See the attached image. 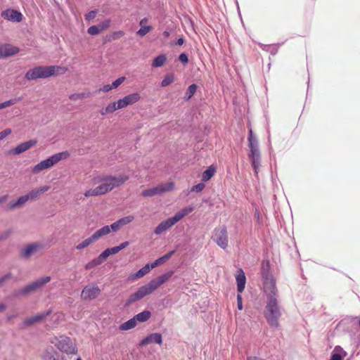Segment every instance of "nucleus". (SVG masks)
<instances>
[{"label": "nucleus", "mask_w": 360, "mask_h": 360, "mask_svg": "<svg viewBox=\"0 0 360 360\" xmlns=\"http://www.w3.org/2000/svg\"><path fill=\"white\" fill-rule=\"evenodd\" d=\"M101 30L99 29L98 26L93 25L88 28L87 32L90 35H97L100 33Z\"/></svg>", "instance_id": "nucleus-43"}, {"label": "nucleus", "mask_w": 360, "mask_h": 360, "mask_svg": "<svg viewBox=\"0 0 360 360\" xmlns=\"http://www.w3.org/2000/svg\"><path fill=\"white\" fill-rule=\"evenodd\" d=\"M125 77H119L111 84V86L112 87L113 89H115L118 86H120L125 81Z\"/></svg>", "instance_id": "nucleus-44"}, {"label": "nucleus", "mask_w": 360, "mask_h": 360, "mask_svg": "<svg viewBox=\"0 0 360 360\" xmlns=\"http://www.w3.org/2000/svg\"><path fill=\"white\" fill-rule=\"evenodd\" d=\"M173 272L169 271L162 274L161 276L151 280L148 283L140 287L134 293L131 294L126 301V305H130L132 303L139 301L151 294L157 290L163 283L167 281L172 276Z\"/></svg>", "instance_id": "nucleus-2"}, {"label": "nucleus", "mask_w": 360, "mask_h": 360, "mask_svg": "<svg viewBox=\"0 0 360 360\" xmlns=\"http://www.w3.org/2000/svg\"><path fill=\"white\" fill-rule=\"evenodd\" d=\"M49 189H50V186H43L37 188V190L38 191L39 195H40V194H42V193H44L45 192L48 191Z\"/></svg>", "instance_id": "nucleus-57"}, {"label": "nucleus", "mask_w": 360, "mask_h": 360, "mask_svg": "<svg viewBox=\"0 0 360 360\" xmlns=\"http://www.w3.org/2000/svg\"><path fill=\"white\" fill-rule=\"evenodd\" d=\"M124 35V32L122 30L113 32L110 35V40H117L120 39Z\"/></svg>", "instance_id": "nucleus-42"}, {"label": "nucleus", "mask_w": 360, "mask_h": 360, "mask_svg": "<svg viewBox=\"0 0 360 360\" xmlns=\"http://www.w3.org/2000/svg\"><path fill=\"white\" fill-rule=\"evenodd\" d=\"M236 280L237 283V290L239 293H241L244 290L246 283L245 275L241 269L238 270Z\"/></svg>", "instance_id": "nucleus-19"}, {"label": "nucleus", "mask_w": 360, "mask_h": 360, "mask_svg": "<svg viewBox=\"0 0 360 360\" xmlns=\"http://www.w3.org/2000/svg\"><path fill=\"white\" fill-rule=\"evenodd\" d=\"M128 105H133L141 99V96L139 93H133L123 97Z\"/></svg>", "instance_id": "nucleus-25"}, {"label": "nucleus", "mask_w": 360, "mask_h": 360, "mask_svg": "<svg viewBox=\"0 0 360 360\" xmlns=\"http://www.w3.org/2000/svg\"><path fill=\"white\" fill-rule=\"evenodd\" d=\"M167 61V58L165 55L162 54L154 58L152 66L153 68H159L165 65Z\"/></svg>", "instance_id": "nucleus-35"}, {"label": "nucleus", "mask_w": 360, "mask_h": 360, "mask_svg": "<svg viewBox=\"0 0 360 360\" xmlns=\"http://www.w3.org/2000/svg\"><path fill=\"white\" fill-rule=\"evenodd\" d=\"M19 52V49L11 44L0 46V58H6L15 55Z\"/></svg>", "instance_id": "nucleus-15"}, {"label": "nucleus", "mask_w": 360, "mask_h": 360, "mask_svg": "<svg viewBox=\"0 0 360 360\" xmlns=\"http://www.w3.org/2000/svg\"><path fill=\"white\" fill-rule=\"evenodd\" d=\"M174 81V77L172 74L167 75L161 82V86L166 87L173 83Z\"/></svg>", "instance_id": "nucleus-38"}, {"label": "nucleus", "mask_w": 360, "mask_h": 360, "mask_svg": "<svg viewBox=\"0 0 360 360\" xmlns=\"http://www.w3.org/2000/svg\"><path fill=\"white\" fill-rule=\"evenodd\" d=\"M70 153L68 151H63L50 156L47 159L40 161L32 168V173L38 174L41 171L49 169L56 165L61 160L68 159Z\"/></svg>", "instance_id": "nucleus-5"}, {"label": "nucleus", "mask_w": 360, "mask_h": 360, "mask_svg": "<svg viewBox=\"0 0 360 360\" xmlns=\"http://www.w3.org/2000/svg\"><path fill=\"white\" fill-rule=\"evenodd\" d=\"M11 230H7L0 235V240H5L9 237L11 233Z\"/></svg>", "instance_id": "nucleus-56"}, {"label": "nucleus", "mask_w": 360, "mask_h": 360, "mask_svg": "<svg viewBox=\"0 0 360 360\" xmlns=\"http://www.w3.org/2000/svg\"><path fill=\"white\" fill-rule=\"evenodd\" d=\"M11 276V274H8L6 276H4V277L2 278H0V285L7 279L10 278Z\"/></svg>", "instance_id": "nucleus-61"}, {"label": "nucleus", "mask_w": 360, "mask_h": 360, "mask_svg": "<svg viewBox=\"0 0 360 360\" xmlns=\"http://www.w3.org/2000/svg\"><path fill=\"white\" fill-rule=\"evenodd\" d=\"M1 17L7 20L20 22L22 20V15L20 12L14 9H6L1 12Z\"/></svg>", "instance_id": "nucleus-14"}, {"label": "nucleus", "mask_w": 360, "mask_h": 360, "mask_svg": "<svg viewBox=\"0 0 360 360\" xmlns=\"http://www.w3.org/2000/svg\"><path fill=\"white\" fill-rule=\"evenodd\" d=\"M193 207H186L183 208L182 210L177 212L174 217H170L165 221L160 222L158 226L155 228L154 233L156 235H160L162 233L166 231L172 226H173L176 223L181 220L184 217H185L188 214L191 213L193 211Z\"/></svg>", "instance_id": "nucleus-6"}, {"label": "nucleus", "mask_w": 360, "mask_h": 360, "mask_svg": "<svg viewBox=\"0 0 360 360\" xmlns=\"http://www.w3.org/2000/svg\"><path fill=\"white\" fill-rule=\"evenodd\" d=\"M216 169L213 166L209 167L205 171H204L202 174V181H209L215 174Z\"/></svg>", "instance_id": "nucleus-27"}, {"label": "nucleus", "mask_w": 360, "mask_h": 360, "mask_svg": "<svg viewBox=\"0 0 360 360\" xmlns=\"http://www.w3.org/2000/svg\"><path fill=\"white\" fill-rule=\"evenodd\" d=\"M136 323H137V322H136L135 318L134 317V318L128 320L127 321L123 323L122 324H121L120 326V329L121 330H128L135 328L136 326Z\"/></svg>", "instance_id": "nucleus-28"}, {"label": "nucleus", "mask_w": 360, "mask_h": 360, "mask_svg": "<svg viewBox=\"0 0 360 360\" xmlns=\"http://www.w3.org/2000/svg\"><path fill=\"white\" fill-rule=\"evenodd\" d=\"M252 161V165L254 168L255 173L256 175L258 174L259 172V168L261 165V157L259 155H255V156H250L249 157Z\"/></svg>", "instance_id": "nucleus-33"}, {"label": "nucleus", "mask_w": 360, "mask_h": 360, "mask_svg": "<svg viewBox=\"0 0 360 360\" xmlns=\"http://www.w3.org/2000/svg\"><path fill=\"white\" fill-rule=\"evenodd\" d=\"M141 195L143 197H153V196H155L157 195H160V193L159 191L158 186H156L155 187L150 188L143 191L141 193Z\"/></svg>", "instance_id": "nucleus-32"}, {"label": "nucleus", "mask_w": 360, "mask_h": 360, "mask_svg": "<svg viewBox=\"0 0 360 360\" xmlns=\"http://www.w3.org/2000/svg\"><path fill=\"white\" fill-rule=\"evenodd\" d=\"M264 291L267 296V300L271 297H276L277 295L276 281L271 276L265 278L264 281Z\"/></svg>", "instance_id": "nucleus-12"}, {"label": "nucleus", "mask_w": 360, "mask_h": 360, "mask_svg": "<svg viewBox=\"0 0 360 360\" xmlns=\"http://www.w3.org/2000/svg\"><path fill=\"white\" fill-rule=\"evenodd\" d=\"M95 240L93 239V237L91 236L88 238L83 240L82 242L79 243L75 248L77 250H82L87 247H89L91 244L94 243Z\"/></svg>", "instance_id": "nucleus-31"}, {"label": "nucleus", "mask_w": 360, "mask_h": 360, "mask_svg": "<svg viewBox=\"0 0 360 360\" xmlns=\"http://www.w3.org/2000/svg\"><path fill=\"white\" fill-rule=\"evenodd\" d=\"M150 264H147L141 269H139L136 274L129 276V279L134 281L140 278L143 277L145 275L148 274L150 271Z\"/></svg>", "instance_id": "nucleus-20"}, {"label": "nucleus", "mask_w": 360, "mask_h": 360, "mask_svg": "<svg viewBox=\"0 0 360 360\" xmlns=\"http://www.w3.org/2000/svg\"><path fill=\"white\" fill-rule=\"evenodd\" d=\"M151 316V313L150 311H143L141 313H139L138 314H136L134 318L136 321V322H141V323H143V322H145L146 321H148Z\"/></svg>", "instance_id": "nucleus-29"}, {"label": "nucleus", "mask_w": 360, "mask_h": 360, "mask_svg": "<svg viewBox=\"0 0 360 360\" xmlns=\"http://www.w3.org/2000/svg\"><path fill=\"white\" fill-rule=\"evenodd\" d=\"M257 139L253 136V133L252 129H250L249 130V136H248V142L255 141Z\"/></svg>", "instance_id": "nucleus-60"}, {"label": "nucleus", "mask_w": 360, "mask_h": 360, "mask_svg": "<svg viewBox=\"0 0 360 360\" xmlns=\"http://www.w3.org/2000/svg\"><path fill=\"white\" fill-rule=\"evenodd\" d=\"M56 346L63 352H65L67 354H75L77 352V347L75 342L68 337H60L59 340H58L57 343H56Z\"/></svg>", "instance_id": "nucleus-8"}, {"label": "nucleus", "mask_w": 360, "mask_h": 360, "mask_svg": "<svg viewBox=\"0 0 360 360\" xmlns=\"http://www.w3.org/2000/svg\"><path fill=\"white\" fill-rule=\"evenodd\" d=\"M184 43V39L183 37H181L179 39H178V40L176 42V44H177L179 46H181V45H183Z\"/></svg>", "instance_id": "nucleus-64"}, {"label": "nucleus", "mask_w": 360, "mask_h": 360, "mask_svg": "<svg viewBox=\"0 0 360 360\" xmlns=\"http://www.w3.org/2000/svg\"><path fill=\"white\" fill-rule=\"evenodd\" d=\"M212 238L214 241L222 249H226L229 245L227 229L225 226L214 230Z\"/></svg>", "instance_id": "nucleus-7"}, {"label": "nucleus", "mask_w": 360, "mask_h": 360, "mask_svg": "<svg viewBox=\"0 0 360 360\" xmlns=\"http://www.w3.org/2000/svg\"><path fill=\"white\" fill-rule=\"evenodd\" d=\"M204 188H205V184L202 183H200L195 186H193L191 188V191L199 193V192H201Z\"/></svg>", "instance_id": "nucleus-47"}, {"label": "nucleus", "mask_w": 360, "mask_h": 360, "mask_svg": "<svg viewBox=\"0 0 360 360\" xmlns=\"http://www.w3.org/2000/svg\"><path fill=\"white\" fill-rule=\"evenodd\" d=\"M51 281L50 276H45L43 278H41L32 283L27 285L24 288L21 289L18 291V295H26L31 292H33L37 289L41 288L42 286H44L45 284L49 283Z\"/></svg>", "instance_id": "nucleus-9"}, {"label": "nucleus", "mask_w": 360, "mask_h": 360, "mask_svg": "<svg viewBox=\"0 0 360 360\" xmlns=\"http://www.w3.org/2000/svg\"><path fill=\"white\" fill-rule=\"evenodd\" d=\"M41 245L37 243L30 244L26 246L22 252V255L23 257H27L36 252L39 248H41Z\"/></svg>", "instance_id": "nucleus-21"}, {"label": "nucleus", "mask_w": 360, "mask_h": 360, "mask_svg": "<svg viewBox=\"0 0 360 360\" xmlns=\"http://www.w3.org/2000/svg\"><path fill=\"white\" fill-rule=\"evenodd\" d=\"M344 356L340 354H333L330 360H343Z\"/></svg>", "instance_id": "nucleus-59"}, {"label": "nucleus", "mask_w": 360, "mask_h": 360, "mask_svg": "<svg viewBox=\"0 0 360 360\" xmlns=\"http://www.w3.org/2000/svg\"><path fill=\"white\" fill-rule=\"evenodd\" d=\"M51 313V310L47 311L46 312L41 313L40 314L30 317L25 320L24 325L26 326L32 325L37 322H39L43 321L46 317L49 316Z\"/></svg>", "instance_id": "nucleus-18"}, {"label": "nucleus", "mask_w": 360, "mask_h": 360, "mask_svg": "<svg viewBox=\"0 0 360 360\" xmlns=\"http://www.w3.org/2000/svg\"><path fill=\"white\" fill-rule=\"evenodd\" d=\"M116 107H117V110L122 109V108H124L127 107V105L126 101H125V100L124 99V98H121V99H119V100L116 102Z\"/></svg>", "instance_id": "nucleus-49"}, {"label": "nucleus", "mask_w": 360, "mask_h": 360, "mask_svg": "<svg viewBox=\"0 0 360 360\" xmlns=\"http://www.w3.org/2000/svg\"><path fill=\"white\" fill-rule=\"evenodd\" d=\"M20 101H21V98L18 97V98H11V99L6 101L3 103H0V110L8 108L13 105H15V103H17L18 102H19Z\"/></svg>", "instance_id": "nucleus-36"}, {"label": "nucleus", "mask_w": 360, "mask_h": 360, "mask_svg": "<svg viewBox=\"0 0 360 360\" xmlns=\"http://www.w3.org/2000/svg\"><path fill=\"white\" fill-rule=\"evenodd\" d=\"M105 262L104 259L103 258L102 255L100 254L97 257L93 259L92 260L87 262L85 265V269L86 270H90L98 265H101Z\"/></svg>", "instance_id": "nucleus-23"}, {"label": "nucleus", "mask_w": 360, "mask_h": 360, "mask_svg": "<svg viewBox=\"0 0 360 360\" xmlns=\"http://www.w3.org/2000/svg\"><path fill=\"white\" fill-rule=\"evenodd\" d=\"M89 96V94L86 93H76L69 96V99L71 101L82 100Z\"/></svg>", "instance_id": "nucleus-39"}, {"label": "nucleus", "mask_w": 360, "mask_h": 360, "mask_svg": "<svg viewBox=\"0 0 360 360\" xmlns=\"http://www.w3.org/2000/svg\"><path fill=\"white\" fill-rule=\"evenodd\" d=\"M110 233V228L109 226H104L100 229L97 230L91 236L96 241L99 240L101 237L105 236Z\"/></svg>", "instance_id": "nucleus-22"}, {"label": "nucleus", "mask_w": 360, "mask_h": 360, "mask_svg": "<svg viewBox=\"0 0 360 360\" xmlns=\"http://www.w3.org/2000/svg\"><path fill=\"white\" fill-rule=\"evenodd\" d=\"M37 141L35 139L29 140L27 141L18 144L16 147L11 149L8 151V153L13 154L15 155H19V154L29 150L30 148L34 147V146L37 145Z\"/></svg>", "instance_id": "nucleus-13"}, {"label": "nucleus", "mask_w": 360, "mask_h": 360, "mask_svg": "<svg viewBox=\"0 0 360 360\" xmlns=\"http://www.w3.org/2000/svg\"><path fill=\"white\" fill-rule=\"evenodd\" d=\"M264 315L271 327L277 328L279 326L278 320L281 316V312L276 297H271L267 300Z\"/></svg>", "instance_id": "nucleus-4"}, {"label": "nucleus", "mask_w": 360, "mask_h": 360, "mask_svg": "<svg viewBox=\"0 0 360 360\" xmlns=\"http://www.w3.org/2000/svg\"><path fill=\"white\" fill-rule=\"evenodd\" d=\"M96 15V11H91L87 14L85 15V20L87 21H90L91 20L94 19Z\"/></svg>", "instance_id": "nucleus-51"}, {"label": "nucleus", "mask_w": 360, "mask_h": 360, "mask_svg": "<svg viewBox=\"0 0 360 360\" xmlns=\"http://www.w3.org/2000/svg\"><path fill=\"white\" fill-rule=\"evenodd\" d=\"M147 22H148V18H144L141 20L139 25L141 27H143V25H146Z\"/></svg>", "instance_id": "nucleus-63"}, {"label": "nucleus", "mask_w": 360, "mask_h": 360, "mask_svg": "<svg viewBox=\"0 0 360 360\" xmlns=\"http://www.w3.org/2000/svg\"><path fill=\"white\" fill-rule=\"evenodd\" d=\"M129 179V176L122 174L118 176H105L95 179V183H100L97 187L90 188L84 193L86 198L104 195L122 185Z\"/></svg>", "instance_id": "nucleus-1"}, {"label": "nucleus", "mask_w": 360, "mask_h": 360, "mask_svg": "<svg viewBox=\"0 0 360 360\" xmlns=\"http://www.w3.org/2000/svg\"><path fill=\"white\" fill-rule=\"evenodd\" d=\"M112 87L111 86V84H105L102 88L99 89V91H102L104 93L108 92L111 90H112Z\"/></svg>", "instance_id": "nucleus-55"}, {"label": "nucleus", "mask_w": 360, "mask_h": 360, "mask_svg": "<svg viewBox=\"0 0 360 360\" xmlns=\"http://www.w3.org/2000/svg\"><path fill=\"white\" fill-rule=\"evenodd\" d=\"M39 193L37 189L32 190L30 192H29L26 196L27 197L28 200H34L39 196Z\"/></svg>", "instance_id": "nucleus-48"}, {"label": "nucleus", "mask_w": 360, "mask_h": 360, "mask_svg": "<svg viewBox=\"0 0 360 360\" xmlns=\"http://www.w3.org/2000/svg\"><path fill=\"white\" fill-rule=\"evenodd\" d=\"M117 107H116V102H112V103H110L105 108H102L101 110H100L99 112L101 115H108V114H110V113H112L114 112L115 110H117Z\"/></svg>", "instance_id": "nucleus-30"}, {"label": "nucleus", "mask_w": 360, "mask_h": 360, "mask_svg": "<svg viewBox=\"0 0 360 360\" xmlns=\"http://www.w3.org/2000/svg\"><path fill=\"white\" fill-rule=\"evenodd\" d=\"M101 294V289L97 285L85 286L81 293V297L84 300L96 299Z\"/></svg>", "instance_id": "nucleus-11"}, {"label": "nucleus", "mask_w": 360, "mask_h": 360, "mask_svg": "<svg viewBox=\"0 0 360 360\" xmlns=\"http://www.w3.org/2000/svg\"><path fill=\"white\" fill-rule=\"evenodd\" d=\"M153 342L161 345L162 343V338L161 334L155 333L148 335L140 342L139 345L144 346Z\"/></svg>", "instance_id": "nucleus-17"}, {"label": "nucleus", "mask_w": 360, "mask_h": 360, "mask_svg": "<svg viewBox=\"0 0 360 360\" xmlns=\"http://www.w3.org/2000/svg\"><path fill=\"white\" fill-rule=\"evenodd\" d=\"M67 71V68L58 65L37 66L28 70L25 77L27 80L45 79L51 76L63 75Z\"/></svg>", "instance_id": "nucleus-3"}, {"label": "nucleus", "mask_w": 360, "mask_h": 360, "mask_svg": "<svg viewBox=\"0 0 360 360\" xmlns=\"http://www.w3.org/2000/svg\"><path fill=\"white\" fill-rule=\"evenodd\" d=\"M49 189H50V186H43L37 188V190L38 191L39 195H40V194H42V193H44L45 192L48 191Z\"/></svg>", "instance_id": "nucleus-58"}, {"label": "nucleus", "mask_w": 360, "mask_h": 360, "mask_svg": "<svg viewBox=\"0 0 360 360\" xmlns=\"http://www.w3.org/2000/svg\"><path fill=\"white\" fill-rule=\"evenodd\" d=\"M158 186L159 188L160 193L162 194L173 191L174 189L175 184L174 182L169 181L165 184H159L158 185Z\"/></svg>", "instance_id": "nucleus-26"}, {"label": "nucleus", "mask_w": 360, "mask_h": 360, "mask_svg": "<svg viewBox=\"0 0 360 360\" xmlns=\"http://www.w3.org/2000/svg\"><path fill=\"white\" fill-rule=\"evenodd\" d=\"M129 243L128 241L123 242L118 246H115L112 248L105 249L103 252L101 253V255L105 261L110 255L118 253L120 250L126 248L129 245Z\"/></svg>", "instance_id": "nucleus-16"}, {"label": "nucleus", "mask_w": 360, "mask_h": 360, "mask_svg": "<svg viewBox=\"0 0 360 360\" xmlns=\"http://www.w3.org/2000/svg\"><path fill=\"white\" fill-rule=\"evenodd\" d=\"M12 131L11 129L7 128L0 132V141L4 139L6 137L11 134Z\"/></svg>", "instance_id": "nucleus-50"}, {"label": "nucleus", "mask_w": 360, "mask_h": 360, "mask_svg": "<svg viewBox=\"0 0 360 360\" xmlns=\"http://www.w3.org/2000/svg\"><path fill=\"white\" fill-rule=\"evenodd\" d=\"M197 85L195 84H193L188 87L185 94L186 100H189L195 94L197 90Z\"/></svg>", "instance_id": "nucleus-37"}, {"label": "nucleus", "mask_w": 360, "mask_h": 360, "mask_svg": "<svg viewBox=\"0 0 360 360\" xmlns=\"http://www.w3.org/2000/svg\"><path fill=\"white\" fill-rule=\"evenodd\" d=\"M51 281L50 276H45L43 278H41L32 283L27 285L24 288L21 289L18 291V295H26L31 292H33L37 289L41 288L42 286H44L45 284L49 283Z\"/></svg>", "instance_id": "nucleus-10"}, {"label": "nucleus", "mask_w": 360, "mask_h": 360, "mask_svg": "<svg viewBox=\"0 0 360 360\" xmlns=\"http://www.w3.org/2000/svg\"><path fill=\"white\" fill-rule=\"evenodd\" d=\"M249 147L250 149V156H255V155H259L260 153L259 151V146H258V141L257 140L249 141Z\"/></svg>", "instance_id": "nucleus-34"}, {"label": "nucleus", "mask_w": 360, "mask_h": 360, "mask_svg": "<svg viewBox=\"0 0 360 360\" xmlns=\"http://www.w3.org/2000/svg\"><path fill=\"white\" fill-rule=\"evenodd\" d=\"M179 60L184 65L187 64L188 62V56L185 53H182L179 55Z\"/></svg>", "instance_id": "nucleus-52"}, {"label": "nucleus", "mask_w": 360, "mask_h": 360, "mask_svg": "<svg viewBox=\"0 0 360 360\" xmlns=\"http://www.w3.org/2000/svg\"><path fill=\"white\" fill-rule=\"evenodd\" d=\"M237 306L239 310L243 309V299L241 295L239 292L237 295Z\"/></svg>", "instance_id": "nucleus-54"}, {"label": "nucleus", "mask_w": 360, "mask_h": 360, "mask_svg": "<svg viewBox=\"0 0 360 360\" xmlns=\"http://www.w3.org/2000/svg\"><path fill=\"white\" fill-rule=\"evenodd\" d=\"M160 264V262H158V259L155 260L151 264H150V269H154L158 265Z\"/></svg>", "instance_id": "nucleus-62"}, {"label": "nucleus", "mask_w": 360, "mask_h": 360, "mask_svg": "<svg viewBox=\"0 0 360 360\" xmlns=\"http://www.w3.org/2000/svg\"><path fill=\"white\" fill-rule=\"evenodd\" d=\"M152 30L153 27L151 26L143 25V27H141V28L137 31L136 34L140 37H143L150 32Z\"/></svg>", "instance_id": "nucleus-40"}, {"label": "nucleus", "mask_w": 360, "mask_h": 360, "mask_svg": "<svg viewBox=\"0 0 360 360\" xmlns=\"http://www.w3.org/2000/svg\"><path fill=\"white\" fill-rule=\"evenodd\" d=\"M29 200L26 195L20 197L15 202H11L8 205V207L10 210H13L17 207H21L22 205H24L26 202H27Z\"/></svg>", "instance_id": "nucleus-24"}, {"label": "nucleus", "mask_w": 360, "mask_h": 360, "mask_svg": "<svg viewBox=\"0 0 360 360\" xmlns=\"http://www.w3.org/2000/svg\"><path fill=\"white\" fill-rule=\"evenodd\" d=\"M175 251L172 250L167 254L163 255L162 257L158 258V262H160V264H162L165 262L167 260H168L174 254Z\"/></svg>", "instance_id": "nucleus-45"}, {"label": "nucleus", "mask_w": 360, "mask_h": 360, "mask_svg": "<svg viewBox=\"0 0 360 360\" xmlns=\"http://www.w3.org/2000/svg\"><path fill=\"white\" fill-rule=\"evenodd\" d=\"M134 219V217L133 215H129L124 217L121 218L120 219L117 220L121 225V226H123L124 225H127L131 222Z\"/></svg>", "instance_id": "nucleus-41"}, {"label": "nucleus", "mask_w": 360, "mask_h": 360, "mask_svg": "<svg viewBox=\"0 0 360 360\" xmlns=\"http://www.w3.org/2000/svg\"><path fill=\"white\" fill-rule=\"evenodd\" d=\"M99 29L101 31L105 30L110 26V20H105L103 22H101L98 25Z\"/></svg>", "instance_id": "nucleus-46"}, {"label": "nucleus", "mask_w": 360, "mask_h": 360, "mask_svg": "<svg viewBox=\"0 0 360 360\" xmlns=\"http://www.w3.org/2000/svg\"><path fill=\"white\" fill-rule=\"evenodd\" d=\"M121 225L120 224L119 221H117L115 222H114L113 224H112L110 226V231L112 230V231H118L120 229Z\"/></svg>", "instance_id": "nucleus-53"}]
</instances>
